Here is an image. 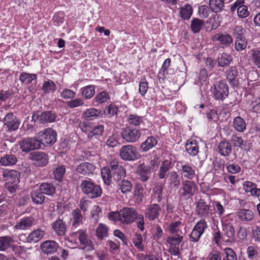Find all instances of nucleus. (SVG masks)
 <instances>
[{"label": "nucleus", "mask_w": 260, "mask_h": 260, "mask_svg": "<svg viewBox=\"0 0 260 260\" xmlns=\"http://www.w3.org/2000/svg\"><path fill=\"white\" fill-rule=\"evenodd\" d=\"M40 144L52 145L56 141V132L51 128L44 129L37 134Z\"/></svg>", "instance_id": "f03ea898"}, {"label": "nucleus", "mask_w": 260, "mask_h": 260, "mask_svg": "<svg viewBox=\"0 0 260 260\" xmlns=\"http://www.w3.org/2000/svg\"><path fill=\"white\" fill-rule=\"evenodd\" d=\"M229 87L222 81H217L214 85L213 96L215 100L223 101L228 95Z\"/></svg>", "instance_id": "0eeeda50"}, {"label": "nucleus", "mask_w": 260, "mask_h": 260, "mask_svg": "<svg viewBox=\"0 0 260 260\" xmlns=\"http://www.w3.org/2000/svg\"><path fill=\"white\" fill-rule=\"evenodd\" d=\"M35 117L37 119H35V121L38 120L41 123H46L53 122L56 118V115L51 111H46L39 115H34L32 118L34 119Z\"/></svg>", "instance_id": "dca6fc26"}, {"label": "nucleus", "mask_w": 260, "mask_h": 260, "mask_svg": "<svg viewBox=\"0 0 260 260\" xmlns=\"http://www.w3.org/2000/svg\"><path fill=\"white\" fill-rule=\"evenodd\" d=\"M245 30L241 26H236L233 31V35L235 38H243V35Z\"/></svg>", "instance_id": "774afa93"}, {"label": "nucleus", "mask_w": 260, "mask_h": 260, "mask_svg": "<svg viewBox=\"0 0 260 260\" xmlns=\"http://www.w3.org/2000/svg\"><path fill=\"white\" fill-rule=\"evenodd\" d=\"M39 189L43 194L48 196H52L55 193V187L54 185L51 183H43L39 187Z\"/></svg>", "instance_id": "f704fd0d"}, {"label": "nucleus", "mask_w": 260, "mask_h": 260, "mask_svg": "<svg viewBox=\"0 0 260 260\" xmlns=\"http://www.w3.org/2000/svg\"><path fill=\"white\" fill-rule=\"evenodd\" d=\"M239 218L242 221H250L253 218L252 211L247 209H242L238 213Z\"/></svg>", "instance_id": "a18cd8bd"}, {"label": "nucleus", "mask_w": 260, "mask_h": 260, "mask_svg": "<svg viewBox=\"0 0 260 260\" xmlns=\"http://www.w3.org/2000/svg\"><path fill=\"white\" fill-rule=\"evenodd\" d=\"M101 175L104 182L107 184H109L111 179L113 178L111 168L110 169L107 167L102 168L101 169Z\"/></svg>", "instance_id": "3c124183"}, {"label": "nucleus", "mask_w": 260, "mask_h": 260, "mask_svg": "<svg viewBox=\"0 0 260 260\" xmlns=\"http://www.w3.org/2000/svg\"><path fill=\"white\" fill-rule=\"evenodd\" d=\"M84 104V101L81 99H76L73 100L68 101V106L71 108H74L78 106H82Z\"/></svg>", "instance_id": "69168bd1"}, {"label": "nucleus", "mask_w": 260, "mask_h": 260, "mask_svg": "<svg viewBox=\"0 0 260 260\" xmlns=\"http://www.w3.org/2000/svg\"><path fill=\"white\" fill-rule=\"evenodd\" d=\"M182 222L180 221L172 222L169 226V231L172 234L178 233L180 231V227Z\"/></svg>", "instance_id": "052dcab7"}, {"label": "nucleus", "mask_w": 260, "mask_h": 260, "mask_svg": "<svg viewBox=\"0 0 260 260\" xmlns=\"http://www.w3.org/2000/svg\"><path fill=\"white\" fill-rule=\"evenodd\" d=\"M157 143V140L153 136L148 137L147 139L142 143L140 148L144 152H146L154 147Z\"/></svg>", "instance_id": "bb28decb"}, {"label": "nucleus", "mask_w": 260, "mask_h": 260, "mask_svg": "<svg viewBox=\"0 0 260 260\" xmlns=\"http://www.w3.org/2000/svg\"><path fill=\"white\" fill-rule=\"evenodd\" d=\"M218 149L221 155L228 156L231 153L232 148L230 143L225 140H223L219 143Z\"/></svg>", "instance_id": "a878e982"}, {"label": "nucleus", "mask_w": 260, "mask_h": 260, "mask_svg": "<svg viewBox=\"0 0 260 260\" xmlns=\"http://www.w3.org/2000/svg\"><path fill=\"white\" fill-rule=\"evenodd\" d=\"M41 247L44 253L48 254L56 251L58 244L53 241H46L41 244Z\"/></svg>", "instance_id": "4be33fe9"}, {"label": "nucleus", "mask_w": 260, "mask_h": 260, "mask_svg": "<svg viewBox=\"0 0 260 260\" xmlns=\"http://www.w3.org/2000/svg\"><path fill=\"white\" fill-rule=\"evenodd\" d=\"M96 234L98 239H103L104 237L108 235L107 227L102 223L100 224L96 229Z\"/></svg>", "instance_id": "4d7b16f0"}, {"label": "nucleus", "mask_w": 260, "mask_h": 260, "mask_svg": "<svg viewBox=\"0 0 260 260\" xmlns=\"http://www.w3.org/2000/svg\"><path fill=\"white\" fill-rule=\"evenodd\" d=\"M196 211L199 215L207 216L210 212V207L203 199H200L196 203Z\"/></svg>", "instance_id": "412c9836"}, {"label": "nucleus", "mask_w": 260, "mask_h": 260, "mask_svg": "<svg viewBox=\"0 0 260 260\" xmlns=\"http://www.w3.org/2000/svg\"><path fill=\"white\" fill-rule=\"evenodd\" d=\"M204 25V21L199 18H194L191 21V28L194 33L199 32Z\"/></svg>", "instance_id": "09e8293b"}, {"label": "nucleus", "mask_w": 260, "mask_h": 260, "mask_svg": "<svg viewBox=\"0 0 260 260\" xmlns=\"http://www.w3.org/2000/svg\"><path fill=\"white\" fill-rule=\"evenodd\" d=\"M101 110L94 108H91L86 110L82 115V117L87 120H93L96 118L101 117L102 116Z\"/></svg>", "instance_id": "b1692460"}, {"label": "nucleus", "mask_w": 260, "mask_h": 260, "mask_svg": "<svg viewBox=\"0 0 260 260\" xmlns=\"http://www.w3.org/2000/svg\"><path fill=\"white\" fill-rule=\"evenodd\" d=\"M52 226L56 233L60 236H63L66 232V225L64 222L60 219H58L52 224Z\"/></svg>", "instance_id": "cd10ccee"}, {"label": "nucleus", "mask_w": 260, "mask_h": 260, "mask_svg": "<svg viewBox=\"0 0 260 260\" xmlns=\"http://www.w3.org/2000/svg\"><path fill=\"white\" fill-rule=\"evenodd\" d=\"M232 61V56L225 53H223L219 55L217 58V62H218V66L221 67L229 66Z\"/></svg>", "instance_id": "2f4dec72"}, {"label": "nucleus", "mask_w": 260, "mask_h": 260, "mask_svg": "<svg viewBox=\"0 0 260 260\" xmlns=\"http://www.w3.org/2000/svg\"><path fill=\"white\" fill-rule=\"evenodd\" d=\"M151 173L150 167L141 165L139 171V179L143 182H146L149 178Z\"/></svg>", "instance_id": "7c9ffc66"}, {"label": "nucleus", "mask_w": 260, "mask_h": 260, "mask_svg": "<svg viewBox=\"0 0 260 260\" xmlns=\"http://www.w3.org/2000/svg\"><path fill=\"white\" fill-rule=\"evenodd\" d=\"M119 155L124 160H134L138 158L139 156L137 148L131 145L122 146L120 150Z\"/></svg>", "instance_id": "7ed1b4c3"}, {"label": "nucleus", "mask_w": 260, "mask_h": 260, "mask_svg": "<svg viewBox=\"0 0 260 260\" xmlns=\"http://www.w3.org/2000/svg\"><path fill=\"white\" fill-rule=\"evenodd\" d=\"M182 189L183 192L181 196L190 197L193 195L196 189V185L194 182L185 180L182 182Z\"/></svg>", "instance_id": "6ab92c4d"}, {"label": "nucleus", "mask_w": 260, "mask_h": 260, "mask_svg": "<svg viewBox=\"0 0 260 260\" xmlns=\"http://www.w3.org/2000/svg\"><path fill=\"white\" fill-rule=\"evenodd\" d=\"M231 141L234 147L241 146L244 142L241 137H239L236 135H234L232 136Z\"/></svg>", "instance_id": "338daca9"}, {"label": "nucleus", "mask_w": 260, "mask_h": 260, "mask_svg": "<svg viewBox=\"0 0 260 260\" xmlns=\"http://www.w3.org/2000/svg\"><path fill=\"white\" fill-rule=\"evenodd\" d=\"M104 132V126L102 124H99L90 131L88 134V137L89 138H92L93 137L98 138L103 135Z\"/></svg>", "instance_id": "37998d69"}, {"label": "nucleus", "mask_w": 260, "mask_h": 260, "mask_svg": "<svg viewBox=\"0 0 260 260\" xmlns=\"http://www.w3.org/2000/svg\"><path fill=\"white\" fill-rule=\"evenodd\" d=\"M37 79V75L35 74H29L26 72L22 73L19 77V80L22 83H29L32 81Z\"/></svg>", "instance_id": "de8ad7c7"}, {"label": "nucleus", "mask_w": 260, "mask_h": 260, "mask_svg": "<svg viewBox=\"0 0 260 260\" xmlns=\"http://www.w3.org/2000/svg\"><path fill=\"white\" fill-rule=\"evenodd\" d=\"M168 182L172 188H178L180 185L179 177L175 171H172L169 174Z\"/></svg>", "instance_id": "72a5a7b5"}, {"label": "nucleus", "mask_w": 260, "mask_h": 260, "mask_svg": "<svg viewBox=\"0 0 260 260\" xmlns=\"http://www.w3.org/2000/svg\"><path fill=\"white\" fill-rule=\"evenodd\" d=\"M110 99L109 93L106 91H102L98 94L94 98L95 101L100 104L107 102Z\"/></svg>", "instance_id": "13d9d810"}, {"label": "nucleus", "mask_w": 260, "mask_h": 260, "mask_svg": "<svg viewBox=\"0 0 260 260\" xmlns=\"http://www.w3.org/2000/svg\"><path fill=\"white\" fill-rule=\"evenodd\" d=\"M224 0H210L209 7L212 11L218 13L222 11L224 7Z\"/></svg>", "instance_id": "4c0bfd02"}, {"label": "nucleus", "mask_w": 260, "mask_h": 260, "mask_svg": "<svg viewBox=\"0 0 260 260\" xmlns=\"http://www.w3.org/2000/svg\"><path fill=\"white\" fill-rule=\"evenodd\" d=\"M183 237L178 234L173 236H170L168 237L167 241L170 246H179L180 243L182 241Z\"/></svg>", "instance_id": "49530a36"}, {"label": "nucleus", "mask_w": 260, "mask_h": 260, "mask_svg": "<svg viewBox=\"0 0 260 260\" xmlns=\"http://www.w3.org/2000/svg\"><path fill=\"white\" fill-rule=\"evenodd\" d=\"M222 238L226 242L234 241L235 239V230L231 223L223 224Z\"/></svg>", "instance_id": "ddd939ff"}, {"label": "nucleus", "mask_w": 260, "mask_h": 260, "mask_svg": "<svg viewBox=\"0 0 260 260\" xmlns=\"http://www.w3.org/2000/svg\"><path fill=\"white\" fill-rule=\"evenodd\" d=\"M110 167L112 172V177L116 181H119L125 176V170L118 162L113 161L110 162Z\"/></svg>", "instance_id": "1a4fd4ad"}, {"label": "nucleus", "mask_w": 260, "mask_h": 260, "mask_svg": "<svg viewBox=\"0 0 260 260\" xmlns=\"http://www.w3.org/2000/svg\"><path fill=\"white\" fill-rule=\"evenodd\" d=\"M127 121L129 123L136 126L142 122V118L137 115L132 114L129 116Z\"/></svg>", "instance_id": "680f3d73"}, {"label": "nucleus", "mask_w": 260, "mask_h": 260, "mask_svg": "<svg viewBox=\"0 0 260 260\" xmlns=\"http://www.w3.org/2000/svg\"><path fill=\"white\" fill-rule=\"evenodd\" d=\"M78 234L79 235V239L80 244L83 245V249L86 251H91L93 250L94 246L92 242L87 238L86 234V231L80 230L77 233H74L73 234Z\"/></svg>", "instance_id": "2eb2a0df"}, {"label": "nucleus", "mask_w": 260, "mask_h": 260, "mask_svg": "<svg viewBox=\"0 0 260 260\" xmlns=\"http://www.w3.org/2000/svg\"><path fill=\"white\" fill-rule=\"evenodd\" d=\"M32 159L36 161V164L39 166H44L48 163V156L44 152H34Z\"/></svg>", "instance_id": "c85d7f7f"}, {"label": "nucleus", "mask_w": 260, "mask_h": 260, "mask_svg": "<svg viewBox=\"0 0 260 260\" xmlns=\"http://www.w3.org/2000/svg\"><path fill=\"white\" fill-rule=\"evenodd\" d=\"M45 235V231L41 229H37L30 233L26 238V242L36 243L40 241Z\"/></svg>", "instance_id": "aec40b11"}, {"label": "nucleus", "mask_w": 260, "mask_h": 260, "mask_svg": "<svg viewBox=\"0 0 260 260\" xmlns=\"http://www.w3.org/2000/svg\"><path fill=\"white\" fill-rule=\"evenodd\" d=\"M156 203L150 205L145 210V217L151 221L154 220L159 215L160 208Z\"/></svg>", "instance_id": "a211bd4d"}, {"label": "nucleus", "mask_w": 260, "mask_h": 260, "mask_svg": "<svg viewBox=\"0 0 260 260\" xmlns=\"http://www.w3.org/2000/svg\"><path fill=\"white\" fill-rule=\"evenodd\" d=\"M56 89V85L51 80L45 81L43 85L42 90L44 92L50 93L53 92Z\"/></svg>", "instance_id": "864d4df0"}, {"label": "nucleus", "mask_w": 260, "mask_h": 260, "mask_svg": "<svg viewBox=\"0 0 260 260\" xmlns=\"http://www.w3.org/2000/svg\"><path fill=\"white\" fill-rule=\"evenodd\" d=\"M227 79L230 83L234 86H237L239 84V80L237 78L238 71L235 67H231L226 72Z\"/></svg>", "instance_id": "5701e85b"}, {"label": "nucleus", "mask_w": 260, "mask_h": 260, "mask_svg": "<svg viewBox=\"0 0 260 260\" xmlns=\"http://www.w3.org/2000/svg\"><path fill=\"white\" fill-rule=\"evenodd\" d=\"M17 161L16 156L12 154H6L2 157L0 159L1 165L5 166L15 165Z\"/></svg>", "instance_id": "c9c22d12"}, {"label": "nucleus", "mask_w": 260, "mask_h": 260, "mask_svg": "<svg viewBox=\"0 0 260 260\" xmlns=\"http://www.w3.org/2000/svg\"><path fill=\"white\" fill-rule=\"evenodd\" d=\"M213 41H219L223 48L230 46L233 42L231 35L226 32L218 33L212 37Z\"/></svg>", "instance_id": "4468645a"}, {"label": "nucleus", "mask_w": 260, "mask_h": 260, "mask_svg": "<svg viewBox=\"0 0 260 260\" xmlns=\"http://www.w3.org/2000/svg\"><path fill=\"white\" fill-rule=\"evenodd\" d=\"M72 224L76 228L82 221L83 216L82 213L79 209H76L72 212Z\"/></svg>", "instance_id": "ea45409f"}, {"label": "nucleus", "mask_w": 260, "mask_h": 260, "mask_svg": "<svg viewBox=\"0 0 260 260\" xmlns=\"http://www.w3.org/2000/svg\"><path fill=\"white\" fill-rule=\"evenodd\" d=\"M192 7L187 4L181 8L180 14L181 18L184 20H188L190 18L192 13Z\"/></svg>", "instance_id": "79ce46f5"}, {"label": "nucleus", "mask_w": 260, "mask_h": 260, "mask_svg": "<svg viewBox=\"0 0 260 260\" xmlns=\"http://www.w3.org/2000/svg\"><path fill=\"white\" fill-rule=\"evenodd\" d=\"M13 242V239L10 236L0 237V251H4L10 247Z\"/></svg>", "instance_id": "a19ab883"}, {"label": "nucleus", "mask_w": 260, "mask_h": 260, "mask_svg": "<svg viewBox=\"0 0 260 260\" xmlns=\"http://www.w3.org/2000/svg\"><path fill=\"white\" fill-rule=\"evenodd\" d=\"M95 92L94 87L93 85L87 86L83 90L82 95L86 99H90L93 96Z\"/></svg>", "instance_id": "bf43d9fd"}, {"label": "nucleus", "mask_w": 260, "mask_h": 260, "mask_svg": "<svg viewBox=\"0 0 260 260\" xmlns=\"http://www.w3.org/2000/svg\"><path fill=\"white\" fill-rule=\"evenodd\" d=\"M176 166L181 175L185 178L191 180L194 177L195 170L193 169L192 165L178 162Z\"/></svg>", "instance_id": "9b49d317"}, {"label": "nucleus", "mask_w": 260, "mask_h": 260, "mask_svg": "<svg viewBox=\"0 0 260 260\" xmlns=\"http://www.w3.org/2000/svg\"><path fill=\"white\" fill-rule=\"evenodd\" d=\"M241 4L238 7L237 14L240 18H246L249 15V12L247 10V7L244 5L243 0H241Z\"/></svg>", "instance_id": "603ef678"}, {"label": "nucleus", "mask_w": 260, "mask_h": 260, "mask_svg": "<svg viewBox=\"0 0 260 260\" xmlns=\"http://www.w3.org/2000/svg\"><path fill=\"white\" fill-rule=\"evenodd\" d=\"M164 189V185L161 183H157L153 189V195L152 201L154 202L159 203L162 199V190Z\"/></svg>", "instance_id": "473e14b6"}, {"label": "nucleus", "mask_w": 260, "mask_h": 260, "mask_svg": "<svg viewBox=\"0 0 260 260\" xmlns=\"http://www.w3.org/2000/svg\"><path fill=\"white\" fill-rule=\"evenodd\" d=\"M119 189L123 193L130 192L132 189V183L125 179H123L119 183Z\"/></svg>", "instance_id": "8fccbe9b"}, {"label": "nucleus", "mask_w": 260, "mask_h": 260, "mask_svg": "<svg viewBox=\"0 0 260 260\" xmlns=\"http://www.w3.org/2000/svg\"><path fill=\"white\" fill-rule=\"evenodd\" d=\"M247 45V40L245 37L235 38V49L237 51L244 50Z\"/></svg>", "instance_id": "c03bdc74"}, {"label": "nucleus", "mask_w": 260, "mask_h": 260, "mask_svg": "<svg viewBox=\"0 0 260 260\" xmlns=\"http://www.w3.org/2000/svg\"><path fill=\"white\" fill-rule=\"evenodd\" d=\"M252 60L253 63L260 68V51L258 50H252Z\"/></svg>", "instance_id": "e2e57ef3"}, {"label": "nucleus", "mask_w": 260, "mask_h": 260, "mask_svg": "<svg viewBox=\"0 0 260 260\" xmlns=\"http://www.w3.org/2000/svg\"><path fill=\"white\" fill-rule=\"evenodd\" d=\"M121 135L123 139L127 143H135L139 140L141 134L137 128L126 127L121 129Z\"/></svg>", "instance_id": "39448f33"}, {"label": "nucleus", "mask_w": 260, "mask_h": 260, "mask_svg": "<svg viewBox=\"0 0 260 260\" xmlns=\"http://www.w3.org/2000/svg\"><path fill=\"white\" fill-rule=\"evenodd\" d=\"M32 201L37 205H41L45 202L46 197L42 191L39 189L34 190L31 192Z\"/></svg>", "instance_id": "c756f323"}, {"label": "nucleus", "mask_w": 260, "mask_h": 260, "mask_svg": "<svg viewBox=\"0 0 260 260\" xmlns=\"http://www.w3.org/2000/svg\"><path fill=\"white\" fill-rule=\"evenodd\" d=\"M4 126L8 128V131L11 132L17 130L20 125V121L13 113L7 114L3 119Z\"/></svg>", "instance_id": "9d476101"}, {"label": "nucleus", "mask_w": 260, "mask_h": 260, "mask_svg": "<svg viewBox=\"0 0 260 260\" xmlns=\"http://www.w3.org/2000/svg\"><path fill=\"white\" fill-rule=\"evenodd\" d=\"M233 126L236 131L243 132L246 129V124L243 118L237 116L233 120Z\"/></svg>", "instance_id": "e433bc0d"}, {"label": "nucleus", "mask_w": 260, "mask_h": 260, "mask_svg": "<svg viewBox=\"0 0 260 260\" xmlns=\"http://www.w3.org/2000/svg\"><path fill=\"white\" fill-rule=\"evenodd\" d=\"M80 187L82 191L90 198H98L102 194L100 186L95 184L90 179L83 180Z\"/></svg>", "instance_id": "f257e3e1"}, {"label": "nucleus", "mask_w": 260, "mask_h": 260, "mask_svg": "<svg viewBox=\"0 0 260 260\" xmlns=\"http://www.w3.org/2000/svg\"><path fill=\"white\" fill-rule=\"evenodd\" d=\"M224 252L226 254L227 260H237L236 252L231 248H225Z\"/></svg>", "instance_id": "0e129e2a"}, {"label": "nucleus", "mask_w": 260, "mask_h": 260, "mask_svg": "<svg viewBox=\"0 0 260 260\" xmlns=\"http://www.w3.org/2000/svg\"><path fill=\"white\" fill-rule=\"evenodd\" d=\"M207 228V224L204 220L198 221L189 235L190 241L193 242L198 241Z\"/></svg>", "instance_id": "6e6552de"}, {"label": "nucleus", "mask_w": 260, "mask_h": 260, "mask_svg": "<svg viewBox=\"0 0 260 260\" xmlns=\"http://www.w3.org/2000/svg\"><path fill=\"white\" fill-rule=\"evenodd\" d=\"M142 241L143 238L141 234H136L134 235L133 238V243L140 251L144 250V246L142 244Z\"/></svg>", "instance_id": "6e6d98bb"}, {"label": "nucleus", "mask_w": 260, "mask_h": 260, "mask_svg": "<svg viewBox=\"0 0 260 260\" xmlns=\"http://www.w3.org/2000/svg\"><path fill=\"white\" fill-rule=\"evenodd\" d=\"M95 167L92 164L89 162H82L76 168L77 172L83 175L89 176L94 172Z\"/></svg>", "instance_id": "f3484780"}, {"label": "nucleus", "mask_w": 260, "mask_h": 260, "mask_svg": "<svg viewBox=\"0 0 260 260\" xmlns=\"http://www.w3.org/2000/svg\"><path fill=\"white\" fill-rule=\"evenodd\" d=\"M185 150L191 156H196L199 153V146L195 140H188L185 145Z\"/></svg>", "instance_id": "393cba45"}, {"label": "nucleus", "mask_w": 260, "mask_h": 260, "mask_svg": "<svg viewBox=\"0 0 260 260\" xmlns=\"http://www.w3.org/2000/svg\"><path fill=\"white\" fill-rule=\"evenodd\" d=\"M171 162L168 160H165L161 164L158 176L160 179H164L171 169Z\"/></svg>", "instance_id": "58836bf2"}, {"label": "nucleus", "mask_w": 260, "mask_h": 260, "mask_svg": "<svg viewBox=\"0 0 260 260\" xmlns=\"http://www.w3.org/2000/svg\"><path fill=\"white\" fill-rule=\"evenodd\" d=\"M66 172L64 166H58L53 171L54 178L57 181H61Z\"/></svg>", "instance_id": "5fc2aeb1"}, {"label": "nucleus", "mask_w": 260, "mask_h": 260, "mask_svg": "<svg viewBox=\"0 0 260 260\" xmlns=\"http://www.w3.org/2000/svg\"><path fill=\"white\" fill-rule=\"evenodd\" d=\"M20 148L23 152H29L40 148V141L37 136L34 138H26L20 142Z\"/></svg>", "instance_id": "423d86ee"}, {"label": "nucleus", "mask_w": 260, "mask_h": 260, "mask_svg": "<svg viewBox=\"0 0 260 260\" xmlns=\"http://www.w3.org/2000/svg\"><path fill=\"white\" fill-rule=\"evenodd\" d=\"M120 215V222L123 224H131L138 218V212L135 209L131 207H124L121 209Z\"/></svg>", "instance_id": "20e7f679"}, {"label": "nucleus", "mask_w": 260, "mask_h": 260, "mask_svg": "<svg viewBox=\"0 0 260 260\" xmlns=\"http://www.w3.org/2000/svg\"><path fill=\"white\" fill-rule=\"evenodd\" d=\"M36 221L31 216L24 217L20 219L14 226V229L19 230H26L30 229L36 224Z\"/></svg>", "instance_id": "f8f14e48"}]
</instances>
